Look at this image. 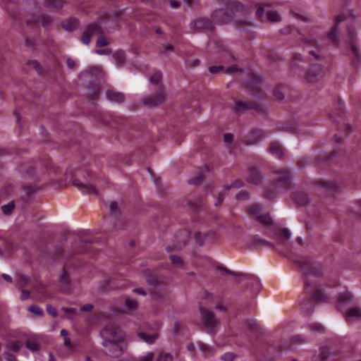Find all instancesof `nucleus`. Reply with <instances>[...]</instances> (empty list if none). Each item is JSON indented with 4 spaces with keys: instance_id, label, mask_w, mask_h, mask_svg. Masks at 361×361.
<instances>
[{
    "instance_id": "1",
    "label": "nucleus",
    "mask_w": 361,
    "mask_h": 361,
    "mask_svg": "<svg viewBox=\"0 0 361 361\" xmlns=\"http://www.w3.org/2000/svg\"><path fill=\"white\" fill-rule=\"evenodd\" d=\"M298 267L304 283L301 310L305 315L314 313L316 305V264L313 257L300 256L293 259Z\"/></svg>"
},
{
    "instance_id": "2",
    "label": "nucleus",
    "mask_w": 361,
    "mask_h": 361,
    "mask_svg": "<svg viewBox=\"0 0 361 361\" xmlns=\"http://www.w3.org/2000/svg\"><path fill=\"white\" fill-rule=\"evenodd\" d=\"M248 11L242 4L234 2L226 6L225 8L215 10L212 14L213 23H227L231 20L239 25H250L247 19Z\"/></svg>"
},
{
    "instance_id": "3",
    "label": "nucleus",
    "mask_w": 361,
    "mask_h": 361,
    "mask_svg": "<svg viewBox=\"0 0 361 361\" xmlns=\"http://www.w3.org/2000/svg\"><path fill=\"white\" fill-rule=\"evenodd\" d=\"M22 178L34 182L45 180L54 167L49 160L36 159L24 162L18 166Z\"/></svg>"
},
{
    "instance_id": "4",
    "label": "nucleus",
    "mask_w": 361,
    "mask_h": 361,
    "mask_svg": "<svg viewBox=\"0 0 361 361\" xmlns=\"http://www.w3.org/2000/svg\"><path fill=\"white\" fill-rule=\"evenodd\" d=\"M100 335L102 338L104 353L111 357H121L123 352V338L118 329L113 324L108 325L101 331Z\"/></svg>"
},
{
    "instance_id": "5",
    "label": "nucleus",
    "mask_w": 361,
    "mask_h": 361,
    "mask_svg": "<svg viewBox=\"0 0 361 361\" xmlns=\"http://www.w3.org/2000/svg\"><path fill=\"white\" fill-rule=\"evenodd\" d=\"M293 177L288 168L274 170L271 175V183L274 190H267L263 196L267 199H274L279 194L290 188Z\"/></svg>"
},
{
    "instance_id": "6",
    "label": "nucleus",
    "mask_w": 361,
    "mask_h": 361,
    "mask_svg": "<svg viewBox=\"0 0 361 361\" xmlns=\"http://www.w3.org/2000/svg\"><path fill=\"white\" fill-rule=\"evenodd\" d=\"M355 20V18L351 13L348 14H341L336 18V23L328 34V39L334 44H338V26L343 23L346 27L348 35V42L350 43L352 51L357 55L356 45L355 43V35L353 29L351 27Z\"/></svg>"
},
{
    "instance_id": "7",
    "label": "nucleus",
    "mask_w": 361,
    "mask_h": 361,
    "mask_svg": "<svg viewBox=\"0 0 361 361\" xmlns=\"http://www.w3.org/2000/svg\"><path fill=\"white\" fill-rule=\"evenodd\" d=\"M85 174H87L88 176H90L81 169L76 170L73 173V178L72 180L73 185L77 187L78 190L82 192L91 195H97V188L94 184L91 183L87 180Z\"/></svg>"
},
{
    "instance_id": "8",
    "label": "nucleus",
    "mask_w": 361,
    "mask_h": 361,
    "mask_svg": "<svg viewBox=\"0 0 361 361\" xmlns=\"http://www.w3.org/2000/svg\"><path fill=\"white\" fill-rule=\"evenodd\" d=\"M201 320L203 327L209 334L216 333L219 324V320L211 310L204 308H200Z\"/></svg>"
},
{
    "instance_id": "9",
    "label": "nucleus",
    "mask_w": 361,
    "mask_h": 361,
    "mask_svg": "<svg viewBox=\"0 0 361 361\" xmlns=\"http://www.w3.org/2000/svg\"><path fill=\"white\" fill-rule=\"evenodd\" d=\"M166 92L164 87L161 85L157 91L153 94L145 97L142 104L147 107H153L161 104L165 102Z\"/></svg>"
},
{
    "instance_id": "10",
    "label": "nucleus",
    "mask_w": 361,
    "mask_h": 361,
    "mask_svg": "<svg viewBox=\"0 0 361 361\" xmlns=\"http://www.w3.org/2000/svg\"><path fill=\"white\" fill-rule=\"evenodd\" d=\"M271 5L270 4H262L257 11L258 16L263 19L267 18L268 20L276 23L281 21V18L276 11L270 10Z\"/></svg>"
},
{
    "instance_id": "11",
    "label": "nucleus",
    "mask_w": 361,
    "mask_h": 361,
    "mask_svg": "<svg viewBox=\"0 0 361 361\" xmlns=\"http://www.w3.org/2000/svg\"><path fill=\"white\" fill-rule=\"evenodd\" d=\"M102 33V29L98 23H94L86 27L85 32L81 37V41L85 45H88L91 38Z\"/></svg>"
},
{
    "instance_id": "12",
    "label": "nucleus",
    "mask_w": 361,
    "mask_h": 361,
    "mask_svg": "<svg viewBox=\"0 0 361 361\" xmlns=\"http://www.w3.org/2000/svg\"><path fill=\"white\" fill-rule=\"evenodd\" d=\"M190 28L194 31H212L214 29L213 21L207 18H200L190 23Z\"/></svg>"
},
{
    "instance_id": "13",
    "label": "nucleus",
    "mask_w": 361,
    "mask_h": 361,
    "mask_svg": "<svg viewBox=\"0 0 361 361\" xmlns=\"http://www.w3.org/2000/svg\"><path fill=\"white\" fill-rule=\"evenodd\" d=\"M266 136L265 133L260 129L252 130L244 138V142L247 145H253L259 143Z\"/></svg>"
},
{
    "instance_id": "14",
    "label": "nucleus",
    "mask_w": 361,
    "mask_h": 361,
    "mask_svg": "<svg viewBox=\"0 0 361 361\" xmlns=\"http://www.w3.org/2000/svg\"><path fill=\"white\" fill-rule=\"evenodd\" d=\"M190 236V231L183 230L178 233L176 235V243H174V248L177 250L181 249L188 242Z\"/></svg>"
},
{
    "instance_id": "15",
    "label": "nucleus",
    "mask_w": 361,
    "mask_h": 361,
    "mask_svg": "<svg viewBox=\"0 0 361 361\" xmlns=\"http://www.w3.org/2000/svg\"><path fill=\"white\" fill-rule=\"evenodd\" d=\"M249 109H256L259 111H263L262 107H259L253 103H247L243 101H236L233 107V110L235 112H244Z\"/></svg>"
},
{
    "instance_id": "16",
    "label": "nucleus",
    "mask_w": 361,
    "mask_h": 361,
    "mask_svg": "<svg viewBox=\"0 0 361 361\" xmlns=\"http://www.w3.org/2000/svg\"><path fill=\"white\" fill-rule=\"evenodd\" d=\"M250 174L247 176V181L258 185L263 182L264 176L261 173L257 168L252 167L249 170Z\"/></svg>"
},
{
    "instance_id": "17",
    "label": "nucleus",
    "mask_w": 361,
    "mask_h": 361,
    "mask_svg": "<svg viewBox=\"0 0 361 361\" xmlns=\"http://www.w3.org/2000/svg\"><path fill=\"white\" fill-rule=\"evenodd\" d=\"M291 198L300 206H305L310 201L309 195L302 191H297L292 193Z\"/></svg>"
},
{
    "instance_id": "18",
    "label": "nucleus",
    "mask_w": 361,
    "mask_h": 361,
    "mask_svg": "<svg viewBox=\"0 0 361 361\" xmlns=\"http://www.w3.org/2000/svg\"><path fill=\"white\" fill-rule=\"evenodd\" d=\"M106 99L113 103H122L125 100V96L123 93L113 90H109L106 92Z\"/></svg>"
},
{
    "instance_id": "19",
    "label": "nucleus",
    "mask_w": 361,
    "mask_h": 361,
    "mask_svg": "<svg viewBox=\"0 0 361 361\" xmlns=\"http://www.w3.org/2000/svg\"><path fill=\"white\" fill-rule=\"evenodd\" d=\"M274 237L280 243L286 244V242L291 238V233L288 228H285L281 230L276 231Z\"/></svg>"
},
{
    "instance_id": "20",
    "label": "nucleus",
    "mask_w": 361,
    "mask_h": 361,
    "mask_svg": "<svg viewBox=\"0 0 361 361\" xmlns=\"http://www.w3.org/2000/svg\"><path fill=\"white\" fill-rule=\"evenodd\" d=\"M216 233L212 231H209L206 233H197L195 234L196 241L200 245H203L204 241H206L207 240H213L216 238Z\"/></svg>"
},
{
    "instance_id": "21",
    "label": "nucleus",
    "mask_w": 361,
    "mask_h": 361,
    "mask_svg": "<svg viewBox=\"0 0 361 361\" xmlns=\"http://www.w3.org/2000/svg\"><path fill=\"white\" fill-rule=\"evenodd\" d=\"M250 246L259 245L265 247H274V245L271 242L262 238L259 235H255L249 243Z\"/></svg>"
},
{
    "instance_id": "22",
    "label": "nucleus",
    "mask_w": 361,
    "mask_h": 361,
    "mask_svg": "<svg viewBox=\"0 0 361 361\" xmlns=\"http://www.w3.org/2000/svg\"><path fill=\"white\" fill-rule=\"evenodd\" d=\"M225 70L226 73H233L238 71V68L237 66L233 65L231 66L226 69L224 68L223 66H212L209 68V71L212 74H216L219 73L221 71H223Z\"/></svg>"
},
{
    "instance_id": "23",
    "label": "nucleus",
    "mask_w": 361,
    "mask_h": 361,
    "mask_svg": "<svg viewBox=\"0 0 361 361\" xmlns=\"http://www.w3.org/2000/svg\"><path fill=\"white\" fill-rule=\"evenodd\" d=\"M323 188H326L330 190L331 193L338 190V186L336 183L331 181L318 180H317V190H322Z\"/></svg>"
},
{
    "instance_id": "24",
    "label": "nucleus",
    "mask_w": 361,
    "mask_h": 361,
    "mask_svg": "<svg viewBox=\"0 0 361 361\" xmlns=\"http://www.w3.org/2000/svg\"><path fill=\"white\" fill-rule=\"evenodd\" d=\"M317 305L319 303L327 302L329 300V294L326 292V288L317 285Z\"/></svg>"
},
{
    "instance_id": "25",
    "label": "nucleus",
    "mask_w": 361,
    "mask_h": 361,
    "mask_svg": "<svg viewBox=\"0 0 361 361\" xmlns=\"http://www.w3.org/2000/svg\"><path fill=\"white\" fill-rule=\"evenodd\" d=\"M63 27L67 31H73L78 25V21L76 18H69L62 23Z\"/></svg>"
},
{
    "instance_id": "26",
    "label": "nucleus",
    "mask_w": 361,
    "mask_h": 361,
    "mask_svg": "<svg viewBox=\"0 0 361 361\" xmlns=\"http://www.w3.org/2000/svg\"><path fill=\"white\" fill-rule=\"evenodd\" d=\"M260 224L267 227H271L274 221L269 214H262L255 217Z\"/></svg>"
},
{
    "instance_id": "27",
    "label": "nucleus",
    "mask_w": 361,
    "mask_h": 361,
    "mask_svg": "<svg viewBox=\"0 0 361 361\" xmlns=\"http://www.w3.org/2000/svg\"><path fill=\"white\" fill-rule=\"evenodd\" d=\"M269 152L271 154L275 156L276 158L281 159L283 155V152L281 147L279 143L273 142L271 144L269 147Z\"/></svg>"
},
{
    "instance_id": "28",
    "label": "nucleus",
    "mask_w": 361,
    "mask_h": 361,
    "mask_svg": "<svg viewBox=\"0 0 361 361\" xmlns=\"http://www.w3.org/2000/svg\"><path fill=\"white\" fill-rule=\"evenodd\" d=\"M335 354L328 347H321L319 353V361H328L329 358Z\"/></svg>"
},
{
    "instance_id": "29",
    "label": "nucleus",
    "mask_w": 361,
    "mask_h": 361,
    "mask_svg": "<svg viewBox=\"0 0 361 361\" xmlns=\"http://www.w3.org/2000/svg\"><path fill=\"white\" fill-rule=\"evenodd\" d=\"M138 336L140 338L143 340L147 343L152 344L155 342L157 338H158L157 334H147L145 333H139Z\"/></svg>"
},
{
    "instance_id": "30",
    "label": "nucleus",
    "mask_w": 361,
    "mask_h": 361,
    "mask_svg": "<svg viewBox=\"0 0 361 361\" xmlns=\"http://www.w3.org/2000/svg\"><path fill=\"white\" fill-rule=\"evenodd\" d=\"M345 316L347 319L361 318V310L358 307L351 308L345 313Z\"/></svg>"
},
{
    "instance_id": "31",
    "label": "nucleus",
    "mask_w": 361,
    "mask_h": 361,
    "mask_svg": "<svg viewBox=\"0 0 361 361\" xmlns=\"http://www.w3.org/2000/svg\"><path fill=\"white\" fill-rule=\"evenodd\" d=\"M45 6L49 8L54 9H59L64 5V2L62 0H45Z\"/></svg>"
},
{
    "instance_id": "32",
    "label": "nucleus",
    "mask_w": 361,
    "mask_h": 361,
    "mask_svg": "<svg viewBox=\"0 0 361 361\" xmlns=\"http://www.w3.org/2000/svg\"><path fill=\"white\" fill-rule=\"evenodd\" d=\"M353 300V295L348 291H345L339 295L338 300L340 303H350Z\"/></svg>"
},
{
    "instance_id": "33",
    "label": "nucleus",
    "mask_w": 361,
    "mask_h": 361,
    "mask_svg": "<svg viewBox=\"0 0 361 361\" xmlns=\"http://www.w3.org/2000/svg\"><path fill=\"white\" fill-rule=\"evenodd\" d=\"M125 54L123 51H117L114 54V60L117 66H123L125 63Z\"/></svg>"
},
{
    "instance_id": "34",
    "label": "nucleus",
    "mask_w": 361,
    "mask_h": 361,
    "mask_svg": "<svg viewBox=\"0 0 361 361\" xmlns=\"http://www.w3.org/2000/svg\"><path fill=\"white\" fill-rule=\"evenodd\" d=\"M23 190L25 195H27V197H30L32 194L37 192L39 190V188L36 185H25L23 186Z\"/></svg>"
},
{
    "instance_id": "35",
    "label": "nucleus",
    "mask_w": 361,
    "mask_h": 361,
    "mask_svg": "<svg viewBox=\"0 0 361 361\" xmlns=\"http://www.w3.org/2000/svg\"><path fill=\"white\" fill-rule=\"evenodd\" d=\"M61 310L68 319H73L77 316V310L73 307H63Z\"/></svg>"
},
{
    "instance_id": "36",
    "label": "nucleus",
    "mask_w": 361,
    "mask_h": 361,
    "mask_svg": "<svg viewBox=\"0 0 361 361\" xmlns=\"http://www.w3.org/2000/svg\"><path fill=\"white\" fill-rule=\"evenodd\" d=\"M173 356L170 353L160 352L156 361H173Z\"/></svg>"
},
{
    "instance_id": "37",
    "label": "nucleus",
    "mask_w": 361,
    "mask_h": 361,
    "mask_svg": "<svg viewBox=\"0 0 361 361\" xmlns=\"http://www.w3.org/2000/svg\"><path fill=\"white\" fill-rule=\"evenodd\" d=\"M305 80L310 83H313L316 80V72L314 67H311L306 73Z\"/></svg>"
},
{
    "instance_id": "38",
    "label": "nucleus",
    "mask_w": 361,
    "mask_h": 361,
    "mask_svg": "<svg viewBox=\"0 0 361 361\" xmlns=\"http://www.w3.org/2000/svg\"><path fill=\"white\" fill-rule=\"evenodd\" d=\"M33 20L37 24H42V26L46 27L49 24L50 18L46 16H40L35 18Z\"/></svg>"
},
{
    "instance_id": "39",
    "label": "nucleus",
    "mask_w": 361,
    "mask_h": 361,
    "mask_svg": "<svg viewBox=\"0 0 361 361\" xmlns=\"http://www.w3.org/2000/svg\"><path fill=\"white\" fill-rule=\"evenodd\" d=\"M28 311L37 316H42L44 314L43 310L37 305H32L28 307Z\"/></svg>"
},
{
    "instance_id": "40",
    "label": "nucleus",
    "mask_w": 361,
    "mask_h": 361,
    "mask_svg": "<svg viewBox=\"0 0 361 361\" xmlns=\"http://www.w3.org/2000/svg\"><path fill=\"white\" fill-rule=\"evenodd\" d=\"M162 78V73L160 71L155 72L149 79V82L153 85L158 84Z\"/></svg>"
},
{
    "instance_id": "41",
    "label": "nucleus",
    "mask_w": 361,
    "mask_h": 361,
    "mask_svg": "<svg viewBox=\"0 0 361 361\" xmlns=\"http://www.w3.org/2000/svg\"><path fill=\"white\" fill-rule=\"evenodd\" d=\"M125 305L129 311L135 310L137 308V302L135 300L127 298L125 302Z\"/></svg>"
},
{
    "instance_id": "42",
    "label": "nucleus",
    "mask_w": 361,
    "mask_h": 361,
    "mask_svg": "<svg viewBox=\"0 0 361 361\" xmlns=\"http://www.w3.org/2000/svg\"><path fill=\"white\" fill-rule=\"evenodd\" d=\"M169 259H171L173 264L176 267H182L184 265L183 259L178 255H171L169 256Z\"/></svg>"
},
{
    "instance_id": "43",
    "label": "nucleus",
    "mask_w": 361,
    "mask_h": 361,
    "mask_svg": "<svg viewBox=\"0 0 361 361\" xmlns=\"http://www.w3.org/2000/svg\"><path fill=\"white\" fill-rule=\"evenodd\" d=\"M14 207V203L13 202H11L8 204L2 206L1 210L4 214L10 215L13 212Z\"/></svg>"
},
{
    "instance_id": "44",
    "label": "nucleus",
    "mask_w": 361,
    "mask_h": 361,
    "mask_svg": "<svg viewBox=\"0 0 361 361\" xmlns=\"http://www.w3.org/2000/svg\"><path fill=\"white\" fill-rule=\"evenodd\" d=\"M199 347H200V350L203 353L213 354L215 352V350L214 348H212V346H210L209 345L202 343H199Z\"/></svg>"
},
{
    "instance_id": "45",
    "label": "nucleus",
    "mask_w": 361,
    "mask_h": 361,
    "mask_svg": "<svg viewBox=\"0 0 361 361\" xmlns=\"http://www.w3.org/2000/svg\"><path fill=\"white\" fill-rule=\"evenodd\" d=\"M25 345L26 347L32 352H36L39 349L38 343L34 341H27Z\"/></svg>"
},
{
    "instance_id": "46",
    "label": "nucleus",
    "mask_w": 361,
    "mask_h": 361,
    "mask_svg": "<svg viewBox=\"0 0 361 361\" xmlns=\"http://www.w3.org/2000/svg\"><path fill=\"white\" fill-rule=\"evenodd\" d=\"M350 212L361 214V200H357L353 203V206L350 207Z\"/></svg>"
},
{
    "instance_id": "47",
    "label": "nucleus",
    "mask_w": 361,
    "mask_h": 361,
    "mask_svg": "<svg viewBox=\"0 0 361 361\" xmlns=\"http://www.w3.org/2000/svg\"><path fill=\"white\" fill-rule=\"evenodd\" d=\"M230 189V187L225 186L222 192L219 194L218 201L215 202L216 206H219L223 201L226 192Z\"/></svg>"
},
{
    "instance_id": "48",
    "label": "nucleus",
    "mask_w": 361,
    "mask_h": 361,
    "mask_svg": "<svg viewBox=\"0 0 361 361\" xmlns=\"http://www.w3.org/2000/svg\"><path fill=\"white\" fill-rule=\"evenodd\" d=\"M108 44H109V42H107L106 39L104 37H99L96 42V46L97 47H106Z\"/></svg>"
},
{
    "instance_id": "49",
    "label": "nucleus",
    "mask_w": 361,
    "mask_h": 361,
    "mask_svg": "<svg viewBox=\"0 0 361 361\" xmlns=\"http://www.w3.org/2000/svg\"><path fill=\"white\" fill-rule=\"evenodd\" d=\"M235 355L233 353H226L221 355V359L224 361H233Z\"/></svg>"
},
{
    "instance_id": "50",
    "label": "nucleus",
    "mask_w": 361,
    "mask_h": 361,
    "mask_svg": "<svg viewBox=\"0 0 361 361\" xmlns=\"http://www.w3.org/2000/svg\"><path fill=\"white\" fill-rule=\"evenodd\" d=\"M154 357V353H147L145 355H143L140 357V361H153Z\"/></svg>"
},
{
    "instance_id": "51",
    "label": "nucleus",
    "mask_w": 361,
    "mask_h": 361,
    "mask_svg": "<svg viewBox=\"0 0 361 361\" xmlns=\"http://www.w3.org/2000/svg\"><path fill=\"white\" fill-rule=\"evenodd\" d=\"M249 197V194L246 191H240L236 195V198L238 200H247Z\"/></svg>"
},
{
    "instance_id": "52",
    "label": "nucleus",
    "mask_w": 361,
    "mask_h": 361,
    "mask_svg": "<svg viewBox=\"0 0 361 361\" xmlns=\"http://www.w3.org/2000/svg\"><path fill=\"white\" fill-rule=\"evenodd\" d=\"M20 348L21 344L19 342H14L10 344V349L15 353L18 352Z\"/></svg>"
},
{
    "instance_id": "53",
    "label": "nucleus",
    "mask_w": 361,
    "mask_h": 361,
    "mask_svg": "<svg viewBox=\"0 0 361 361\" xmlns=\"http://www.w3.org/2000/svg\"><path fill=\"white\" fill-rule=\"evenodd\" d=\"M47 310L49 314H50L53 317H56L58 314L56 310L52 307L51 305H47Z\"/></svg>"
},
{
    "instance_id": "54",
    "label": "nucleus",
    "mask_w": 361,
    "mask_h": 361,
    "mask_svg": "<svg viewBox=\"0 0 361 361\" xmlns=\"http://www.w3.org/2000/svg\"><path fill=\"white\" fill-rule=\"evenodd\" d=\"M274 95L278 100H283L285 97L283 92L278 89L274 90Z\"/></svg>"
},
{
    "instance_id": "55",
    "label": "nucleus",
    "mask_w": 361,
    "mask_h": 361,
    "mask_svg": "<svg viewBox=\"0 0 361 361\" xmlns=\"http://www.w3.org/2000/svg\"><path fill=\"white\" fill-rule=\"evenodd\" d=\"M3 355L6 361H18L16 356L10 353L5 352Z\"/></svg>"
},
{
    "instance_id": "56",
    "label": "nucleus",
    "mask_w": 361,
    "mask_h": 361,
    "mask_svg": "<svg viewBox=\"0 0 361 361\" xmlns=\"http://www.w3.org/2000/svg\"><path fill=\"white\" fill-rule=\"evenodd\" d=\"M64 345L69 349L70 351H74L71 341L68 337H65L63 341Z\"/></svg>"
},
{
    "instance_id": "57",
    "label": "nucleus",
    "mask_w": 361,
    "mask_h": 361,
    "mask_svg": "<svg viewBox=\"0 0 361 361\" xmlns=\"http://www.w3.org/2000/svg\"><path fill=\"white\" fill-rule=\"evenodd\" d=\"M202 182V179L200 176H197V177H195V178H190L189 180H188V183L190 185H197V184H200Z\"/></svg>"
},
{
    "instance_id": "58",
    "label": "nucleus",
    "mask_w": 361,
    "mask_h": 361,
    "mask_svg": "<svg viewBox=\"0 0 361 361\" xmlns=\"http://www.w3.org/2000/svg\"><path fill=\"white\" fill-rule=\"evenodd\" d=\"M243 186V183L240 180H236L231 185H226V187L240 188Z\"/></svg>"
},
{
    "instance_id": "59",
    "label": "nucleus",
    "mask_w": 361,
    "mask_h": 361,
    "mask_svg": "<svg viewBox=\"0 0 361 361\" xmlns=\"http://www.w3.org/2000/svg\"><path fill=\"white\" fill-rule=\"evenodd\" d=\"M66 64H67L68 68L71 70H74L76 67L75 62L72 59H70V58H68L66 59Z\"/></svg>"
},
{
    "instance_id": "60",
    "label": "nucleus",
    "mask_w": 361,
    "mask_h": 361,
    "mask_svg": "<svg viewBox=\"0 0 361 361\" xmlns=\"http://www.w3.org/2000/svg\"><path fill=\"white\" fill-rule=\"evenodd\" d=\"M293 14L296 18L302 21H308V17L304 14L293 12Z\"/></svg>"
},
{
    "instance_id": "61",
    "label": "nucleus",
    "mask_w": 361,
    "mask_h": 361,
    "mask_svg": "<svg viewBox=\"0 0 361 361\" xmlns=\"http://www.w3.org/2000/svg\"><path fill=\"white\" fill-rule=\"evenodd\" d=\"M306 47H311V46H313L314 45V43H315V41L314 39H308V38H304L302 39Z\"/></svg>"
},
{
    "instance_id": "62",
    "label": "nucleus",
    "mask_w": 361,
    "mask_h": 361,
    "mask_svg": "<svg viewBox=\"0 0 361 361\" xmlns=\"http://www.w3.org/2000/svg\"><path fill=\"white\" fill-rule=\"evenodd\" d=\"M18 282L20 283V286L25 285L27 283V279L26 276H18L17 278Z\"/></svg>"
},
{
    "instance_id": "63",
    "label": "nucleus",
    "mask_w": 361,
    "mask_h": 361,
    "mask_svg": "<svg viewBox=\"0 0 361 361\" xmlns=\"http://www.w3.org/2000/svg\"><path fill=\"white\" fill-rule=\"evenodd\" d=\"M233 139V135L231 133H226L224 136V140L226 143H231Z\"/></svg>"
},
{
    "instance_id": "64",
    "label": "nucleus",
    "mask_w": 361,
    "mask_h": 361,
    "mask_svg": "<svg viewBox=\"0 0 361 361\" xmlns=\"http://www.w3.org/2000/svg\"><path fill=\"white\" fill-rule=\"evenodd\" d=\"M110 209H111V212H113V213H115V212H116L118 211V203L116 201H112L110 203Z\"/></svg>"
}]
</instances>
